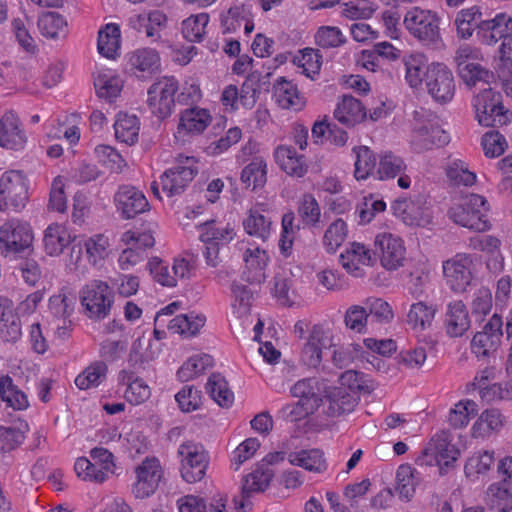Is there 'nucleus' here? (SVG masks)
<instances>
[{
  "label": "nucleus",
  "mask_w": 512,
  "mask_h": 512,
  "mask_svg": "<svg viewBox=\"0 0 512 512\" xmlns=\"http://www.w3.org/2000/svg\"><path fill=\"white\" fill-rule=\"evenodd\" d=\"M440 24L441 17L436 11L418 6L408 9L403 18V25L408 33L423 45L433 49L445 46Z\"/></svg>",
  "instance_id": "nucleus-1"
},
{
  "label": "nucleus",
  "mask_w": 512,
  "mask_h": 512,
  "mask_svg": "<svg viewBox=\"0 0 512 512\" xmlns=\"http://www.w3.org/2000/svg\"><path fill=\"white\" fill-rule=\"evenodd\" d=\"M472 106L480 126L502 128L512 124V111L502 102V96L491 87L479 91L472 99Z\"/></svg>",
  "instance_id": "nucleus-2"
},
{
  "label": "nucleus",
  "mask_w": 512,
  "mask_h": 512,
  "mask_svg": "<svg viewBox=\"0 0 512 512\" xmlns=\"http://www.w3.org/2000/svg\"><path fill=\"white\" fill-rule=\"evenodd\" d=\"M489 207L487 200L478 194L460 197L448 210L449 218L456 224L476 232L490 229L487 218Z\"/></svg>",
  "instance_id": "nucleus-3"
},
{
  "label": "nucleus",
  "mask_w": 512,
  "mask_h": 512,
  "mask_svg": "<svg viewBox=\"0 0 512 512\" xmlns=\"http://www.w3.org/2000/svg\"><path fill=\"white\" fill-rule=\"evenodd\" d=\"M483 59L482 50L469 44H463L455 51L456 71L467 86L475 87L480 82L490 84L494 81V73L481 65Z\"/></svg>",
  "instance_id": "nucleus-4"
},
{
  "label": "nucleus",
  "mask_w": 512,
  "mask_h": 512,
  "mask_svg": "<svg viewBox=\"0 0 512 512\" xmlns=\"http://www.w3.org/2000/svg\"><path fill=\"white\" fill-rule=\"evenodd\" d=\"M199 173L198 161L194 157L179 154L173 167L160 176L163 192L168 197L182 194Z\"/></svg>",
  "instance_id": "nucleus-5"
},
{
  "label": "nucleus",
  "mask_w": 512,
  "mask_h": 512,
  "mask_svg": "<svg viewBox=\"0 0 512 512\" xmlns=\"http://www.w3.org/2000/svg\"><path fill=\"white\" fill-rule=\"evenodd\" d=\"M179 90L174 76H163L156 80L147 91V104L151 113L158 119H165L175 107V94Z\"/></svg>",
  "instance_id": "nucleus-6"
},
{
  "label": "nucleus",
  "mask_w": 512,
  "mask_h": 512,
  "mask_svg": "<svg viewBox=\"0 0 512 512\" xmlns=\"http://www.w3.org/2000/svg\"><path fill=\"white\" fill-rule=\"evenodd\" d=\"M28 200L26 180L19 171H8L0 177V211L18 212Z\"/></svg>",
  "instance_id": "nucleus-7"
},
{
  "label": "nucleus",
  "mask_w": 512,
  "mask_h": 512,
  "mask_svg": "<svg viewBox=\"0 0 512 512\" xmlns=\"http://www.w3.org/2000/svg\"><path fill=\"white\" fill-rule=\"evenodd\" d=\"M81 304L91 319L105 318L113 304V292L106 282L94 280L81 290Z\"/></svg>",
  "instance_id": "nucleus-8"
},
{
  "label": "nucleus",
  "mask_w": 512,
  "mask_h": 512,
  "mask_svg": "<svg viewBox=\"0 0 512 512\" xmlns=\"http://www.w3.org/2000/svg\"><path fill=\"white\" fill-rule=\"evenodd\" d=\"M502 337L503 320L495 313L472 338L471 351L478 359L495 357Z\"/></svg>",
  "instance_id": "nucleus-9"
},
{
  "label": "nucleus",
  "mask_w": 512,
  "mask_h": 512,
  "mask_svg": "<svg viewBox=\"0 0 512 512\" xmlns=\"http://www.w3.org/2000/svg\"><path fill=\"white\" fill-rule=\"evenodd\" d=\"M124 70L139 79L148 80L161 71V57L152 47L136 48L125 55Z\"/></svg>",
  "instance_id": "nucleus-10"
},
{
  "label": "nucleus",
  "mask_w": 512,
  "mask_h": 512,
  "mask_svg": "<svg viewBox=\"0 0 512 512\" xmlns=\"http://www.w3.org/2000/svg\"><path fill=\"white\" fill-rule=\"evenodd\" d=\"M181 460V476L187 483L202 480L206 474L209 463L204 447L199 443L187 441L178 448Z\"/></svg>",
  "instance_id": "nucleus-11"
},
{
  "label": "nucleus",
  "mask_w": 512,
  "mask_h": 512,
  "mask_svg": "<svg viewBox=\"0 0 512 512\" xmlns=\"http://www.w3.org/2000/svg\"><path fill=\"white\" fill-rule=\"evenodd\" d=\"M32 241L33 233L26 222L10 219L0 227V248L5 256L29 250Z\"/></svg>",
  "instance_id": "nucleus-12"
},
{
  "label": "nucleus",
  "mask_w": 512,
  "mask_h": 512,
  "mask_svg": "<svg viewBox=\"0 0 512 512\" xmlns=\"http://www.w3.org/2000/svg\"><path fill=\"white\" fill-rule=\"evenodd\" d=\"M426 86L428 93L437 102L447 103L454 97V77L451 70L443 63L434 62L429 65Z\"/></svg>",
  "instance_id": "nucleus-13"
},
{
  "label": "nucleus",
  "mask_w": 512,
  "mask_h": 512,
  "mask_svg": "<svg viewBox=\"0 0 512 512\" xmlns=\"http://www.w3.org/2000/svg\"><path fill=\"white\" fill-rule=\"evenodd\" d=\"M472 264L471 256L465 253L456 254L443 262L444 279L451 290L457 293L466 291L472 280Z\"/></svg>",
  "instance_id": "nucleus-14"
},
{
  "label": "nucleus",
  "mask_w": 512,
  "mask_h": 512,
  "mask_svg": "<svg viewBox=\"0 0 512 512\" xmlns=\"http://www.w3.org/2000/svg\"><path fill=\"white\" fill-rule=\"evenodd\" d=\"M136 481L132 493L138 499H145L155 493L162 478V468L156 458H146L135 468Z\"/></svg>",
  "instance_id": "nucleus-15"
},
{
  "label": "nucleus",
  "mask_w": 512,
  "mask_h": 512,
  "mask_svg": "<svg viewBox=\"0 0 512 512\" xmlns=\"http://www.w3.org/2000/svg\"><path fill=\"white\" fill-rule=\"evenodd\" d=\"M117 211L123 219H133L150 210V204L142 191L131 185H122L114 196Z\"/></svg>",
  "instance_id": "nucleus-16"
},
{
  "label": "nucleus",
  "mask_w": 512,
  "mask_h": 512,
  "mask_svg": "<svg viewBox=\"0 0 512 512\" xmlns=\"http://www.w3.org/2000/svg\"><path fill=\"white\" fill-rule=\"evenodd\" d=\"M375 252L379 253L381 264L387 270H396L405 260L403 241L391 233L378 234L374 241Z\"/></svg>",
  "instance_id": "nucleus-17"
},
{
  "label": "nucleus",
  "mask_w": 512,
  "mask_h": 512,
  "mask_svg": "<svg viewBox=\"0 0 512 512\" xmlns=\"http://www.w3.org/2000/svg\"><path fill=\"white\" fill-rule=\"evenodd\" d=\"M460 455V451L444 435L434 436L422 454L416 459L419 466H431L434 463L439 464L444 461L448 466L455 462Z\"/></svg>",
  "instance_id": "nucleus-18"
},
{
  "label": "nucleus",
  "mask_w": 512,
  "mask_h": 512,
  "mask_svg": "<svg viewBox=\"0 0 512 512\" xmlns=\"http://www.w3.org/2000/svg\"><path fill=\"white\" fill-rule=\"evenodd\" d=\"M512 34V17L505 13H497L492 19L482 20L477 26V38L480 43L494 46Z\"/></svg>",
  "instance_id": "nucleus-19"
},
{
  "label": "nucleus",
  "mask_w": 512,
  "mask_h": 512,
  "mask_svg": "<svg viewBox=\"0 0 512 512\" xmlns=\"http://www.w3.org/2000/svg\"><path fill=\"white\" fill-rule=\"evenodd\" d=\"M274 476L272 469L263 468L258 465L257 468L244 477L241 487V499L234 498L235 509L237 512H246V507L251 503L248 499L253 493L263 492Z\"/></svg>",
  "instance_id": "nucleus-20"
},
{
  "label": "nucleus",
  "mask_w": 512,
  "mask_h": 512,
  "mask_svg": "<svg viewBox=\"0 0 512 512\" xmlns=\"http://www.w3.org/2000/svg\"><path fill=\"white\" fill-rule=\"evenodd\" d=\"M374 252L359 242L350 243L349 247L340 254L342 267L354 277H362L364 270L361 266L372 265Z\"/></svg>",
  "instance_id": "nucleus-21"
},
{
  "label": "nucleus",
  "mask_w": 512,
  "mask_h": 512,
  "mask_svg": "<svg viewBox=\"0 0 512 512\" xmlns=\"http://www.w3.org/2000/svg\"><path fill=\"white\" fill-rule=\"evenodd\" d=\"M167 16L160 10L134 14L128 18V26L146 35L147 38H159L160 32L166 28Z\"/></svg>",
  "instance_id": "nucleus-22"
},
{
  "label": "nucleus",
  "mask_w": 512,
  "mask_h": 512,
  "mask_svg": "<svg viewBox=\"0 0 512 512\" xmlns=\"http://www.w3.org/2000/svg\"><path fill=\"white\" fill-rule=\"evenodd\" d=\"M444 326L447 335L452 338L461 337L469 330L471 326L469 312L461 300L448 303Z\"/></svg>",
  "instance_id": "nucleus-23"
},
{
  "label": "nucleus",
  "mask_w": 512,
  "mask_h": 512,
  "mask_svg": "<svg viewBox=\"0 0 512 512\" xmlns=\"http://www.w3.org/2000/svg\"><path fill=\"white\" fill-rule=\"evenodd\" d=\"M221 29L224 34L235 33L241 26L244 32L249 35L254 30V22L251 11L245 5H235L221 14Z\"/></svg>",
  "instance_id": "nucleus-24"
},
{
  "label": "nucleus",
  "mask_w": 512,
  "mask_h": 512,
  "mask_svg": "<svg viewBox=\"0 0 512 512\" xmlns=\"http://www.w3.org/2000/svg\"><path fill=\"white\" fill-rule=\"evenodd\" d=\"M124 82L120 75L112 69H100L94 75L96 95L109 102L120 96Z\"/></svg>",
  "instance_id": "nucleus-25"
},
{
  "label": "nucleus",
  "mask_w": 512,
  "mask_h": 512,
  "mask_svg": "<svg viewBox=\"0 0 512 512\" xmlns=\"http://www.w3.org/2000/svg\"><path fill=\"white\" fill-rule=\"evenodd\" d=\"M329 342L330 339L323 328L314 325L302 349L301 362L311 368L319 366L322 361V348L326 347Z\"/></svg>",
  "instance_id": "nucleus-26"
},
{
  "label": "nucleus",
  "mask_w": 512,
  "mask_h": 512,
  "mask_svg": "<svg viewBox=\"0 0 512 512\" xmlns=\"http://www.w3.org/2000/svg\"><path fill=\"white\" fill-rule=\"evenodd\" d=\"M122 45L121 29L117 23H107L98 31L97 50L103 57L115 60Z\"/></svg>",
  "instance_id": "nucleus-27"
},
{
  "label": "nucleus",
  "mask_w": 512,
  "mask_h": 512,
  "mask_svg": "<svg viewBox=\"0 0 512 512\" xmlns=\"http://www.w3.org/2000/svg\"><path fill=\"white\" fill-rule=\"evenodd\" d=\"M118 380L120 384L127 386L124 396L129 403L139 405L150 398V387L142 378L135 375V371H130V369L121 370L118 374Z\"/></svg>",
  "instance_id": "nucleus-28"
},
{
  "label": "nucleus",
  "mask_w": 512,
  "mask_h": 512,
  "mask_svg": "<svg viewBox=\"0 0 512 512\" xmlns=\"http://www.w3.org/2000/svg\"><path fill=\"white\" fill-rule=\"evenodd\" d=\"M327 408L325 413L330 417H340L352 412L358 404L355 392L346 388H334L326 396Z\"/></svg>",
  "instance_id": "nucleus-29"
},
{
  "label": "nucleus",
  "mask_w": 512,
  "mask_h": 512,
  "mask_svg": "<svg viewBox=\"0 0 512 512\" xmlns=\"http://www.w3.org/2000/svg\"><path fill=\"white\" fill-rule=\"evenodd\" d=\"M392 209L398 218L407 225H422L425 218V210L421 196L414 198L399 197L392 204Z\"/></svg>",
  "instance_id": "nucleus-30"
},
{
  "label": "nucleus",
  "mask_w": 512,
  "mask_h": 512,
  "mask_svg": "<svg viewBox=\"0 0 512 512\" xmlns=\"http://www.w3.org/2000/svg\"><path fill=\"white\" fill-rule=\"evenodd\" d=\"M275 160L280 168L289 176L301 178L308 170L303 155H299L293 147L279 146L274 153Z\"/></svg>",
  "instance_id": "nucleus-31"
},
{
  "label": "nucleus",
  "mask_w": 512,
  "mask_h": 512,
  "mask_svg": "<svg viewBox=\"0 0 512 512\" xmlns=\"http://www.w3.org/2000/svg\"><path fill=\"white\" fill-rule=\"evenodd\" d=\"M288 462L309 472L322 473L327 469L323 451L317 448L301 449L287 454Z\"/></svg>",
  "instance_id": "nucleus-32"
},
{
  "label": "nucleus",
  "mask_w": 512,
  "mask_h": 512,
  "mask_svg": "<svg viewBox=\"0 0 512 512\" xmlns=\"http://www.w3.org/2000/svg\"><path fill=\"white\" fill-rule=\"evenodd\" d=\"M334 117L343 125L355 126L366 118V110L360 100L345 95L337 103Z\"/></svg>",
  "instance_id": "nucleus-33"
},
{
  "label": "nucleus",
  "mask_w": 512,
  "mask_h": 512,
  "mask_svg": "<svg viewBox=\"0 0 512 512\" xmlns=\"http://www.w3.org/2000/svg\"><path fill=\"white\" fill-rule=\"evenodd\" d=\"M297 71L305 77L315 80L320 74L323 56L318 49L306 47L297 51L292 59Z\"/></svg>",
  "instance_id": "nucleus-34"
},
{
  "label": "nucleus",
  "mask_w": 512,
  "mask_h": 512,
  "mask_svg": "<svg viewBox=\"0 0 512 512\" xmlns=\"http://www.w3.org/2000/svg\"><path fill=\"white\" fill-rule=\"evenodd\" d=\"M293 397L313 403V407L318 409L323 403V393L326 392V386L323 381L317 378H305L297 381L290 389Z\"/></svg>",
  "instance_id": "nucleus-35"
},
{
  "label": "nucleus",
  "mask_w": 512,
  "mask_h": 512,
  "mask_svg": "<svg viewBox=\"0 0 512 512\" xmlns=\"http://www.w3.org/2000/svg\"><path fill=\"white\" fill-rule=\"evenodd\" d=\"M198 228L201 230L199 237L201 242L214 243L218 246L228 244L236 235L234 226L230 223L222 224L215 220L205 221Z\"/></svg>",
  "instance_id": "nucleus-36"
},
{
  "label": "nucleus",
  "mask_w": 512,
  "mask_h": 512,
  "mask_svg": "<svg viewBox=\"0 0 512 512\" xmlns=\"http://www.w3.org/2000/svg\"><path fill=\"white\" fill-rule=\"evenodd\" d=\"M505 418L496 408L484 410L472 426V437L485 439L498 432L504 425Z\"/></svg>",
  "instance_id": "nucleus-37"
},
{
  "label": "nucleus",
  "mask_w": 512,
  "mask_h": 512,
  "mask_svg": "<svg viewBox=\"0 0 512 512\" xmlns=\"http://www.w3.org/2000/svg\"><path fill=\"white\" fill-rule=\"evenodd\" d=\"M262 206L248 211L247 217L243 220V227L250 236L266 241L271 234L272 220L264 214Z\"/></svg>",
  "instance_id": "nucleus-38"
},
{
  "label": "nucleus",
  "mask_w": 512,
  "mask_h": 512,
  "mask_svg": "<svg viewBox=\"0 0 512 512\" xmlns=\"http://www.w3.org/2000/svg\"><path fill=\"white\" fill-rule=\"evenodd\" d=\"M353 152L356 154L354 177L358 181L370 177L377 180L378 162L375 153L367 146L354 147Z\"/></svg>",
  "instance_id": "nucleus-39"
},
{
  "label": "nucleus",
  "mask_w": 512,
  "mask_h": 512,
  "mask_svg": "<svg viewBox=\"0 0 512 512\" xmlns=\"http://www.w3.org/2000/svg\"><path fill=\"white\" fill-rule=\"evenodd\" d=\"M40 33L48 39L64 38L68 33V22L58 12H44L37 21Z\"/></svg>",
  "instance_id": "nucleus-40"
},
{
  "label": "nucleus",
  "mask_w": 512,
  "mask_h": 512,
  "mask_svg": "<svg viewBox=\"0 0 512 512\" xmlns=\"http://www.w3.org/2000/svg\"><path fill=\"white\" fill-rule=\"evenodd\" d=\"M405 80L411 88L417 89L422 86L423 80L427 81V70L429 65L423 53H411L404 59Z\"/></svg>",
  "instance_id": "nucleus-41"
},
{
  "label": "nucleus",
  "mask_w": 512,
  "mask_h": 512,
  "mask_svg": "<svg viewBox=\"0 0 512 512\" xmlns=\"http://www.w3.org/2000/svg\"><path fill=\"white\" fill-rule=\"evenodd\" d=\"M274 96L277 104L284 109H301L304 104V98L299 93L297 86L285 79L278 80L274 85Z\"/></svg>",
  "instance_id": "nucleus-42"
},
{
  "label": "nucleus",
  "mask_w": 512,
  "mask_h": 512,
  "mask_svg": "<svg viewBox=\"0 0 512 512\" xmlns=\"http://www.w3.org/2000/svg\"><path fill=\"white\" fill-rule=\"evenodd\" d=\"M0 398L6 403L7 407L16 411L25 410L29 407L26 393L15 385L9 375L0 377Z\"/></svg>",
  "instance_id": "nucleus-43"
},
{
  "label": "nucleus",
  "mask_w": 512,
  "mask_h": 512,
  "mask_svg": "<svg viewBox=\"0 0 512 512\" xmlns=\"http://www.w3.org/2000/svg\"><path fill=\"white\" fill-rule=\"evenodd\" d=\"M450 142L446 130H414L411 145L416 152L440 148Z\"/></svg>",
  "instance_id": "nucleus-44"
},
{
  "label": "nucleus",
  "mask_w": 512,
  "mask_h": 512,
  "mask_svg": "<svg viewBox=\"0 0 512 512\" xmlns=\"http://www.w3.org/2000/svg\"><path fill=\"white\" fill-rule=\"evenodd\" d=\"M206 317L202 314H180L171 319L167 325L168 330L173 334H180L185 337L195 336L205 325Z\"/></svg>",
  "instance_id": "nucleus-45"
},
{
  "label": "nucleus",
  "mask_w": 512,
  "mask_h": 512,
  "mask_svg": "<svg viewBox=\"0 0 512 512\" xmlns=\"http://www.w3.org/2000/svg\"><path fill=\"white\" fill-rule=\"evenodd\" d=\"M72 241L70 232L62 225H50L45 230L43 243L46 253L50 256L60 255Z\"/></svg>",
  "instance_id": "nucleus-46"
},
{
  "label": "nucleus",
  "mask_w": 512,
  "mask_h": 512,
  "mask_svg": "<svg viewBox=\"0 0 512 512\" xmlns=\"http://www.w3.org/2000/svg\"><path fill=\"white\" fill-rule=\"evenodd\" d=\"M481 17L482 11L478 6H471L458 11L454 20L457 36L464 40L471 38L474 31H477L479 22L482 21Z\"/></svg>",
  "instance_id": "nucleus-47"
},
{
  "label": "nucleus",
  "mask_w": 512,
  "mask_h": 512,
  "mask_svg": "<svg viewBox=\"0 0 512 512\" xmlns=\"http://www.w3.org/2000/svg\"><path fill=\"white\" fill-rule=\"evenodd\" d=\"M221 102L226 109L230 110H236L239 103L244 107H252L256 102V91L246 86L239 91L236 85L231 84L224 88Z\"/></svg>",
  "instance_id": "nucleus-48"
},
{
  "label": "nucleus",
  "mask_w": 512,
  "mask_h": 512,
  "mask_svg": "<svg viewBox=\"0 0 512 512\" xmlns=\"http://www.w3.org/2000/svg\"><path fill=\"white\" fill-rule=\"evenodd\" d=\"M437 308L423 301L413 303L407 314V323L414 330H425L432 325Z\"/></svg>",
  "instance_id": "nucleus-49"
},
{
  "label": "nucleus",
  "mask_w": 512,
  "mask_h": 512,
  "mask_svg": "<svg viewBox=\"0 0 512 512\" xmlns=\"http://www.w3.org/2000/svg\"><path fill=\"white\" fill-rule=\"evenodd\" d=\"M209 21L210 17L206 12L192 14L185 18L181 23L183 37L189 42H201L206 34Z\"/></svg>",
  "instance_id": "nucleus-50"
},
{
  "label": "nucleus",
  "mask_w": 512,
  "mask_h": 512,
  "mask_svg": "<svg viewBox=\"0 0 512 512\" xmlns=\"http://www.w3.org/2000/svg\"><path fill=\"white\" fill-rule=\"evenodd\" d=\"M241 181L246 188L256 190L265 185L267 181V164L259 157L246 165L241 172Z\"/></svg>",
  "instance_id": "nucleus-51"
},
{
  "label": "nucleus",
  "mask_w": 512,
  "mask_h": 512,
  "mask_svg": "<svg viewBox=\"0 0 512 512\" xmlns=\"http://www.w3.org/2000/svg\"><path fill=\"white\" fill-rule=\"evenodd\" d=\"M108 367L103 361H96L86 367L75 379V385L81 390L99 386L105 379Z\"/></svg>",
  "instance_id": "nucleus-52"
},
{
  "label": "nucleus",
  "mask_w": 512,
  "mask_h": 512,
  "mask_svg": "<svg viewBox=\"0 0 512 512\" xmlns=\"http://www.w3.org/2000/svg\"><path fill=\"white\" fill-rule=\"evenodd\" d=\"M405 170L406 164L403 159L391 151H386L379 156L377 180L393 179Z\"/></svg>",
  "instance_id": "nucleus-53"
},
{
  "label": "nucleus",
  "mask_w": 512,
  "mask_h": 512,
  "mask_svg": "<svg viewBox=\"0 0 512 512\" xmlns=\"http://www.w3.org/2000/svg\"><path fill=\"white\" fill-rule=\"evenodd\" d=\"M206 390L219 406L227 408L232 405L233 392L228 388L227 381L220 374L214 373L209 377Z\"/></svg>",
  "instance_id": "nucleus-54"
},
{
  "label": "nucleus",
  "mask_w": 512,
  "mask_h": 512,
  "mask_svg": "<svg viewBox=\"0 0 512 512\" xmlns=\"http://www.w3.org/2000/svg\"><path fill=\"white\" fill-rule=\"evenodd\" d=\"M20 336V319L11 308L0 304V337L7 342H15Z\"/></svg>",
  "instance_id": "nucleus-55"
},
{
  "label": "nucleus",
  "mask_w": 512,
  "mask_h": 512,
  "mask_svg": "<svg viewBox=\"0 0 512 512\" xmlns=\"http://www.w3.org/2000/svg\"><path fill=\"white\" fill-rule=\"evenodd\" d=\"M495 462L494 451L481 450L470 456L464 466L467 478H476L480 474L488 472Z\"/></svg>",
  "instance_id": "nucleus-56"
},
{
  "label": "nucleus",
  "mask_w": 512,
  "mask_h": 512,
  "mask_svg": "<svg viewBox=\"0 0 512 512\" xmlns=\"http://www.w3.org/2000/svg\"><path fill=\"white\" fill-rule=\"evenodd\" d=\"M213 366V358L208 354L190 357L177 371L179 380L186 382L202 374Z\"/></svg>",
  "instance_id": "nucleus-57"
},
{
  "label": "nucleus",
  "mask_w": 512,
  "mask_h": 512,
  "mask_svg": "<svg viewBox=\"0 0 512 512\" xmlns=\"http://www.w3.org/2000/svg\"><path fill=\"white\" fill-rule=\"evenodd\" d=\"M417 471L409 464H402L398 467L396 473V490L401 498L410 500L415 494V488L418 484L415 474Z\"/></svg>",
  "instance_id": "nucleus-58"
},
{
  "label": "nucleus",
  "mask_w": 512,
  "mask_h": 512,
  "mask_svg": "<svg viewBox=\"0 0 512 512\" xmlns=\"http://www.w3.org/2000/svg\"><path fill=\"white\" fill-rule=\"evenodd\" d=\"M477 404L473 400H462L454 405L449 413V423L455 429L466 427L471 418L477 415Z\"/></svg>",
  "instance_id": "nucleus-59"
},
{
  "label": "nucleus",
  "mask_w": 512,
  "mask_h": 512,
  "mask_svg": "<svg viewBox=\"0 0 512 512\" xmlns=\"http://www.w3.org/2000/svg\"><path fill=\"white\" fill-rule=\"evenodd\" d=\"M212 120L208 109L192 107L181 112L178 128H207Z\"/></svg>",
  "instance_id": "nucleus-60"
},
{
  "label": "nucleus",
  "mask_w": 512,
  "mask_h": 512,
  "mask_svg": "<svg viewBox=\"0 0 512 512\" xmlns=\"http://www.w3.org/2000/svg\"><path fill=\"white\" fill-rule=\"evenodd\" d=\"M246 268L253 272L252 280L260 282L265 278L264 270L268 264L269 256L265 250L255 248L247 249L244 253Z\"/></svg>",
  "instance_id": "nucleus-61"
},
{
  "label": "nucleus",
  "mask_w": 512,
  "mask_h": 512,
  "mask_svg": "<svg viewBox=\"0 0 512 512\" xmlns=\"http://www.w3.org/2000/svg\"><path fill=\"white\" fill-rule=\"evenodd\" d=\"M74 470L79 478L84 481L103 483L108 474L98 464L91 462L86 457H80L76 460Z\"/></svg>",
  "instance_id": "nucleus-62"
},
{
  "label": "nucleus",
  "mask_w": 512,
  "mask_h": 512,
  "mask_svg": "<svg viewBox=\"0 0 512 512\" xmlns=\"http://www.w3.org/2000/svg\"><path fill=\"white\" fill-rule=\"evenodd\" d=\"M487 504L492 508H506L512 505V490L505 481L491 484L486 492Z\"/></svg>",
  "instance_id": "nucleus-63"
},
{
  "label": "nucleus",
  "mask_w": 512,
  "mask_h": 512,
  "mask_svg": "<svg viewBox=\"0 0 512 512\" xmlns=\"http://www.w3.org/2000/svg\"><path fill=\"white\" fill-rule=\"evenodd\" d=\"M297 211L305 225L316 227L319 224L321 210L313 195L304 194L299 202Z\"/></svg>",
  "instance_id": "nucleus-64"
}]
</instances>
